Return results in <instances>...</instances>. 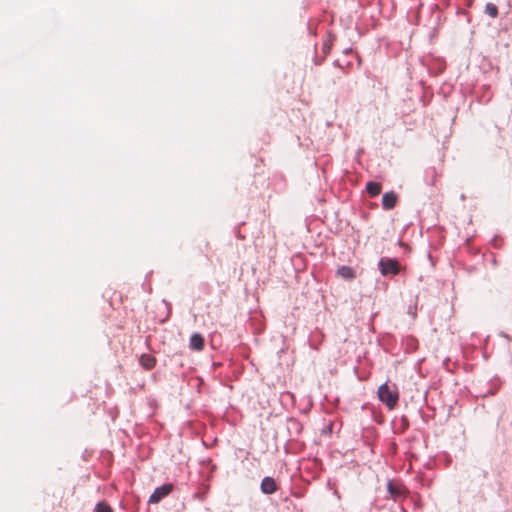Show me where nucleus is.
Instances as JSON below:
<instances>
[{
    "mask_svg": "<svg viewBox=\"0 0 512 512\" xmlns=\"http://www.w3.org/2000/svg\"><path fill=\"white\" fill-rule=\"evenodd\" d=\"M381 184L377 182H368L366 185V191L371 197H375L381 193Z\"/></svg>",
    "mask_w": 512,
    "mask_h": 512,
    "instance_id": "obj_10",
    "label": "nucleus"
},
{
    "mask_svg": "<svg viewBox=\"0 0 512 512\" xmlns=\"http://www.w3.org/2000/svg\"><path fill=\"white\" fill-rule=\"evenodd\" d=\"M398 196L393 191L386 192L382 197V207L384 210H391L396 206Z\"/></svg>",
    "mask_w": 512,
    "mask_h": 512,
    "instance_id": "obj_6",
    "label": "nucleus"
},
{
    "mask_svg": "<svg viewBox=\"0 0 512 512\" xmlns=\"http://www.w3.org/2000/svg\"><path fill=\"white\" fill-rule=\"evenodd\" d=\"M173 484L167 483L160 487H157L154 492L151 494L149 498V503L151 504H157L159 503L163 498L168 496L173 491Z\"/></svg>",
    "mask_w": 512,
    "mask_h": 512,
    "instance_id": "obj_3",
    "label": "nucleus"
},
{
    "mask_svg": "<svg viewBox=\"0 0 512 512\" xmlns=\"http://www.w3.org/2000/svg\"><path fill=\"white\" fill-rule=\"evenodd\" d=\"M380 273L384 277H394L398 275L402 269L398 260L388 257H383L378 263Z\"/></svg>",
    "mask_w": 512,
    "mask_h": 512,
    "instance_id": "obj_2",
    "label": "nucleus"
},
{
    "mask_svg": "<svg viewBox=\"0 0 512 512\" xmlns=\"http://www.w3.org/2000/svg\"><path fill=\"white\" fill-rule=\"evenodd\" d=\"M189 346L192 350L201 351L204 348V338L201 334L195 333L190 337Z\"/></svg>",
    "mask_w": 512,
    "mask_h": 512,
    "instance_id": "obj_7",
    "label": "nucleus"
},
{
    "mask_svg": "<svg viewBox=\"0 0 512 512\" xmlns=\"http://www.w3.org/2000/svg\"><path fill=\"white\" fill-rule=\"evenodd\" d=\"M140 363L146 370H151L156 365V358L150 354H143L140 357Z\"/></svg>",
    "mask_w": 512,
    "mask_h": 512,
    "instance_id": "obj_9",
    "label": "nucleus"
},
{
    "mask_svg": "<svg viewBox=\"0 0 512 512\" xmlns=\"http://www.w3.org/2000/svg\"><path fill=\"white\" fill-rule=\"evenodd\" d=\"M388 492L394 500H399L406 494V488L399 482L389 481L387 484Z\"/></svg>",
    "mask_w": 512,
    "mask_h": 512,
    "instance_id": "obj_4",
    "label": "nucleus"
},
{
    "mask_svg": "<svg viewBox=\"0 0 512 512\" xmlns=\"http://www.w3.org/2000/svg\"><path fill=\"white\" fill-rule=\"evenodd\" d=\"M95 512H113V510L106 502H99L96 505Z\"/></svg>",
    "mask_w": 512,
    "mask_h": 512,
    "instance_id": "obj_12",
    "label": "nucleus"
},
{
    "mask_svg": "<svg viewBox=\"0 0 512 512\" xmlns=\"http://www.w3.org/2000/svg\"><path fill=\"white\" fill-rule=\"evenodd\" d=\"M378 397L390 410L394 409L399 400V393L395 385L382 384L378 388Z\"/></svg>",
    "mask_w": 512,
    "mask_h": 512,
    "instance_id": "obj_1",
    "label": "nucleus"
},
{
    "mask_svg": "<svg viewBox=\"0 0 512 512\" xmlns=\"http://www.w3.org/2000/svg\"><path fill=\"white\" fill-rule=\"evenodd\" d=\"M337 275L345 280H352L356 277L355 271L349 266H341L337 270Z\"/></svg>",
    "mask_w": 512,
    "mask_h": 512,
    "instance_id": "obj_8",
    "label": "nucleus"
},
{
    "mask_svg": "<svg viewBox=\"0 0 512 512\" xmlns=\"http://www.w3.org/2000/svg\"><path fill=\"white\" fill-rule=\"evenodd\" d=\"M330 49H331V43L330 42H325L323 44V51H324V53L328 54Z\"/></svg>",
    "mask_w": 512,
    "mask_h": 512,
    "instance_id": "obj_13",
    "label": "nucleus"
},
{
    "mask_svg": "<svg viewBox=\"0 0 512 512\" xmlns=\"http://www.w3.org/2000/svg\"><path fill=\"white\" fill-rule=\"evenodd\" d=\"M260 488L262 493L269 495L275 493L278 490V485L274 478L267 476L262 479Z\"/></svg>",
    "mask_w": 512,
    "mask_h": 512,
    "instance_id": "obj_5",
    "label": "nucleus"
},
{
    "mask_svg": "<svg viewBox=\"0 0 512 512\" xmlns=\"http://www.w3.org/2000/svg\"><path fill=\"white\" fill-rule=\"evenodd\" d=\"M485 12L492 18H496L498 16V8L493 3H487L485 6Z\"/></svg>",
    "mask_w": 512,
    "mask_h": 512,
    "instance_id": "obj_11",
    "label": "nucleus"
}]
</instances>
